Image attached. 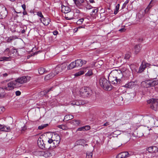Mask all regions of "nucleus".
Wrapping results in <instances>:
<instances>
[{
  "label": "nucleus",
  "instance_id": "f257e3e1",
  "mask_svg": "<svg viewBox=\"0 0 158 158\" xmlns=\"http://www.w3.org/2000/svg\"><path fill=\"white\" fill-rule=\"evenodd\" d=\"M60 138L58 135H52L51 138H49L48 142L50 144L49 148L53 149L56 147L58 146L60 141Z\"/></svg>",
  "mask_w": 158,
  "mask_h": 158
},
{
  "label": "nucleus",
  "instance_id": "ddd939ff",
  "mask_svg": "<svg viewBox=\"0 0 158 158\" xmlns=\"http://www.w3.org/2000/svg\"><path fill=\"white\" fill-rule=\"evenodd\" d=\"M130 156L127 152H125L121 153L117 156L118 158H126Z\"/></svg>",
  "mask_w": 158,
  "mask_h": 158
},
{
  "label": "nucleus",
  "instance_id": "603ef678",
  "mask_svg": "<svg viewBox=\"0 0 158 158\" xmlns=\"http://www.w3.org/2000/svg\"><path fill=\"white\" fill-rule=\"evenodd\" d=\"M98 9L97 8L95 9H94L92 10V13H97L98 12Z\"/></svg>",
  "mask_w": 158,
  "mask_h": 158
},
{
  "label": "nucleus",
  "instance_id": "de8ad7c7",
  "mask_svg": "<svg viewBox=\"0 0 158 158\" xmlns=\"http://www.w3.org/2000/svg\"><path fill=\"white\" fill-rule=\"evenodd\" d=\"M119 6H120L119 4H118L116 6L115 9V10H116L117 11H118L119 8Z\"/></svg>",
  "mask_w": 158,
  "mask_h": 158
},
{
  "label": "nucleus",
  "instance_id": "dca6fc26",
  "mask_svg": "<svg viewBox=\"0 0 158 158\" xmlns=\"http://www.w3.org/2000/svg\"><path fill=\"white\" fill-rule=\"evenodd\" d=\"M137 84L136 82H130L126 84L124 86L126 88H132L135 87Z\"/></svg>",
  "mask_w": 158,
  "mask_h": 158
},
{
  "label": "nucleus",
  "instance_id": "8fccbe9b",
  "mask_svg": "<svg viewBox=\"0 0 158 158\" xmlns=\"http://www.w3.org/2000/svg\"><path fill=\"white\" fill-rule=\"evenodd\" d=\"M119 31L121 32H124L125 31L126 29L125 28H122L119 30Z\"/></svg>",
  "mask_w": 158,
  "mask_h": 158
},
{
  "label": "nucleus",
  "instance_id": "a878e982",
  "mask_svg": "<svg viewBox=\"0 0 158 158\" xmlns=\"http://www.w3.org/2000/svg\"><path fill=\"white\" fill-rule=\"evenodd\" d=\"M48 71H49V70L43 68H40L38 69L39 73L41 75L47 72Z\"/></svg>",
  "mask_w": 158,
  "mask_h": 158
},
{
  "label": "nucleus",
  "instance_id": "ea45409f",
  "mask_svg": "<svg viewBox=\"0 0 158 158\" xmlns=\"http://www.w3.org/2000/svg\"><path fill=\"white\" fill-rule=\"evenodd\" d=\"M83 131H86L89 130L90 129V126L89 125H86L84 127H82Z\"/></svg>",
  "mask_w": 158,
  "mask_h": 158
},
{
  "label": "nucleus",
  "instance_id": "39448f33",
  "mask_svg": "<svg viewBox=\"0 0 158 158\" xmlns=\"http://www.w3.org/2000/svg\"><path fill=\"white\" fill-rule=\"evenodd\" d=\"M147 103L150 104V108L154 110L158 109V99L152 98L147 101Z\"/></svg>",
  "mask_w": 158,
  "mask_h": 158
},
{
  "label": "nucleus",
  "instance_id": "c756f323",
  "mask_svg": "<svg viewBox=\"0 0 158 158\" xmlns=\"http://www.w3.org/2000/svg\"><path fill=\"white\" fill-rule=\"evenodd\" d=\"M70 123L71 124L76 126L79 125L80 123V121L79 120H73L71 121Z\"/></svg>",
  "mask_w": 158,
  "mask_h": 158
},
{
  "label": "nucleus",
  "instance_id": "09e8293b",
  "mask_svg": "<svg viewBox=\"0 0 158 158\" xmlns=\"http://www.w3.org/2000/svg\"><path fill=\"white\" fill-rule=\"evenodd\" d=\"M93 8V7L92 6H91V5H87L86 7V8L87 9H89H89H92Z\"/></svg>",
  "mask_w": 158,
  "mask_h": 158
},
{
  "label": "nucleus",
  "instance_id": "4be33fe9",
  "mask_svg": "<svg viewBox=\"0 0 158 158\" xmlns=\"http://www.w3.org/2000/svg\"><path fill=\"white\" fill-rule=\"evenodd\" d=\"M55 75H54V73L52 71V72L51 73H50V74L46 75L44 79L45 80H49L52 78Z\"/></svg>",
  "mask_w": 158,
  "mask_h": 158
},
{
  "label": "nucleus",
  "instance_id": "7ed1b4c3",
  "mask_svg": "<svg viewBox=\"0 0 158 158\" xmlns=\"http://www.w3.org/2000/svg\"><path fill=\"white\" fill-rule=\"evenodd\" d=\"M158 84V81L156 80L152 81L151 80H147L143 81L141 83L142 87L148 88L154 87Z\"/></svg>",
  "mask_w": 158,
  "mask_h": 158
},
{
  "label": "nucleus",
  "instance_id": "4c0bfd02",
  "mask_svg": "<svg viewBox=\"0 0 158 158\" xmlns=\"http://www.w3.org/2000/svg\"><path fill=\"white\" fill-rule=\"evenodd\" d=\"M48 125V124H42L41 126H39L38 127V129L39 130H42L47 127Z\"/></svg>",
  "mask_w": 158,
  "mask_h": 158
},
{
  "label": "nucleus",
  "instance_id": "6ab92c4d",
  "mask_svg": "<svg viewBox=\"0 0 158 158\" xmlns=\"http://www.w3.org/2000/svg\"><path fill=\"white\" fill-rule=\"evenodd\" d=\"M147 150L150 153H154L157 151L158 148L156 146H152L148 148Z\"/></svg>",
  "mask_w": 158,
  "mask_h": 158
},
{
  "label": "nucleus",
  "instance_id": "c03bdc74",
  "mask_svg": "<svg viewBox=\"0 0 158 158\" xmlns=\"http://www.w3.org/2000/svg\"><path fill=\"white\" fill-rule=\"evenodd\" d=\"M5 110V108L3 107H0V114L2 113Z\"/></svg>",
  "mask_w": 158,
  "mask_h": 158
},
{
  "label": "nucleus",
  "instance_id": "6e6d98bb",
  "mask_svg": "<svg viewBox=\"0 0 158 158\" xmlns=\"http://www.w3.org/2000/svg\"><path fill=\"white\" fill-rule=\"evenodd\" d=\"M77 131H83L82 127H79L77 129Z\"/></svg>",
  "mask_w": 158,
  "mask_h": 158
},
{
  "label": "nucleus",
  "instance_id": "9d476101",
  "mask_svg": "<svg viewBox=\"0 0 158 158\" xmlns=\"http://www.w3.org/2000/svg\"><path fill=\"white\" fill-rule=\"evenodd\" d=\"M151 65L150 64L143 61L139 68L138 73H141L144 71L146 68L149 67Z\"/></svg>",
  "mask_w": 158,
  "mask_h": 158
},
{
  "label": "nucleus",
  "instance_id": "5fc2aeb1",
  "mask_svg": "<svg viewBox=\"0 0 158 158\" xmlns=\"http://www.w3.org/2000/svg\"><path fill=\"white\" fill-rule=\"evenodd\" d=\"M22 7L23 9V10H26V6L25 4H23L22 5Z\"/></svg>",
  "mask_w": 158,
  "mask_h": 158
},
{
  "label": "nucleus",
  "instance_id": "2f4dec72",
  "mask_svg": "<svg viewBox=\"0 0 158 158\" xmlns=\"http://www.w3.org/2000/svg\"><path fill=\"white\" fill-rule=\"evenodd\" d=\"M11 58L10 57H6L3 56L0 57V61H8L10 60Z\"/></svg>",
  "mask_w": 158,
  "mask_h": 158
},
{
  "label": "nucleus",
  "instance_id": "3c124183",
  "mask_svg": "<svg viewBox=\"0 0 158 158\" xmlns=\"http://www.w3.org/2000/svg\"><path fill=\"white\" fill-rule=\"evenodd\" d=\"M58 127L60 128H61L63 130L65 128V126L63 125H59Z\"/></svg>",
  "mask_w": 158,
  "mask_h": 158
},
{
  "label": "nucleus",
  "instance_id": "f704fd0d",
  "mask_svg": "<svg viewBox=\"0 0 158 158\" xmlns=\"http://www.w3.org/2000/svg\"><path fill=\"white\" fill-rule=\"evenodd\" d=\"M10 50L9 48H6L4 51V53L5 55L9 56Z\"/></svg>",
  "mask_w": 158,
  "mask_h": 158
},
{
  "label": "nucleus",
  "instance_id": "9b49d317",
  "mask_svg": "<svg viewBox=\"0 0 158 158\" xmlns=\"http://www.w3.org/2000/svg\"><path fill=\"white\" fill-rule=\"evenodd\" d=\"M75 62L77 67L81 66L83 64H85L87 62L86 61L81 59H77Z\"/></svg>",
  "mask_w": 158,
  "mask_h": 158
},
{
  "label": "nucleus",
  "instance_id": "b1692460",
  "mask_svg": "<svg viewBox=\"0 0 158 158\" xmlns=\"http://www.w3.org/2000/svg\"><path fill=\"white\" fill-rule=\"evenodd\" d=\"M140 48L139 45H136L134 47V48L133 49V51L134 52V53L135 54H138L140 51Z\"/></svg>",
  "mask_w": 158,
  "mask_h": 158
},
{
  "label": "nucleus",
  "instance_id": "0eeeda50",
  "mask_svg": "<svg viewBox=\"0 0 158 158\" xmlns=\"http://www.w3.org/2000/svg\"><path fill=\"white\" fill-rule=\"evenodd\" d=\"M18 86L16 84V81H13L8 83L5 86L3 87L4 89L7 91L11 90L13 89L15 87Z\"/></svg>",
  "mask_w": 158,
  "mask_h": 158
},
{
  "label": "nucleus",
  "instance_id": "774afa93",
  "mask_svg": "<svg viewBox=\"0 0 158 158\" xmlns=\"http://www.w3.org/2000/svg\"><path fill=\"white\" fill-rule=\"evenodd\" d=\"M25 31V29H23V30H22L21 31V33H24Z\"/></svg>",
  "mask_w": 158,
  "mask_h": 158
},
{
  "label": "nucleus",
  "instance_id": "c85d7f7f",
  "mask_svg": "<svg viewBox=\"0 0 158 158\" xmlns=\"http://www.w3.org/2000/svg\"><path fill=\"white\" fill-rule=\"evenodd\" d=\"M53 88V87H52L49 89H47L43 91H42L41 92V94L44 95L46 94L50 91L53 90L52 89Z\"/></svg>",
  "mask_w": 158,
  "mask_h": 158
},
{
  "label": "nucleus",
  "instance_id": "423d86ee",
  "mask_svg": "<svg viewBox=\"0 0 158 158\" xmlns=\"http://www.w3.org/2000/svg\"><path fill=\"white\" fill-rule=\"evenodd\" d=\"M67 65L65 63H63L58 65L55 68V70L53 72L56 75L59 73L61 72L66 68Z\"/></svg>",
  "mask_w": 158,
  "mask_h": 158
},
{
  "label": "nucleus",
  "instance_id": "393cba45",
  "mask_svg": "<svg viewBox=\"0 0 158 158\" xmlns=\"http://www.w3.org/2000/svg\"><path fill=\"white\" fill-rule=\"evenodd\" d=\"M3 87L2 88L0 87V98H3L5 95L6 93Z\"/></svg>",
  "mask_w": 158,
  "mask_h": 158
},
{
  "label": "nucleus",
  "instance_id": "052dcab7",
  "mask_svg": "<svg viewBox=\"0 0 158 158\" xmlns=\"http://www.w3.org/2000/svg\"><path fill=\"white\" fill-rule=\"evenodd\" d=\"M23 14L24 15H27V13L26 11V10H23Z\"/></svg>",
  "mask_w": 158,
  "mask_h": 158
},
{
  "label": "nucleus",
  "instance_id": "bf43d9fd",
  "mask_svg": "<svg viewBox=\"0 0 158 158\" xmlns=\"http://www.w3.org/2000/svg\"><path fill=\"white\" fill-rule=\"evenodd\" d=\"M53 34L54 35H56L58 33L57 31H55L53 32Z\"/></svg>",
  "mask_w": 158,
  "mask_h": 158
},
{
  "label": "nucleus",
  "instance_id": "e433bc0d",
  "mask_svg": "<svg viewBox=\"0 0 158 158\" xmlns=\"http://www.w3.org/2000/svg\"><path fill=\"white\" fill-rule=\"evenodd\" d=\"M71 104L73 105H76L77 106H79L80 105L82 104V102H81V101H74Z\"/></svg>",
  "mask_w": 158,
  "mask_h": 158
},
{
  "label": "nucleus",
  "instance_id": "58836bf2",
  "mask_svg": "<svg viewBox=\"0 0 158 158\" xmlns=\"http://www.w3.org/2000/svg\"><path fill=\"white\" fill-rule=\"evenodd\" d=\"M93 153L92 152H88L86 153V158H92Z\"/></svg>",
  "mask_w": 158,
  "mask_h": 158
},
{
  "label": "nucleus",
  "instance_id": "20e7f679",
  "mask_svg": "<svg viewBox=\"0 0 158 158\" xmlns=\"http://www.w3.org/2000/svg\"><path fill=\"white\" fill-rule=\"evenodd\" d=\"M80 92L81 96L84 98L90 96L92 93V90L89 87H82Z\"/></svg>",
  "mask_w": 158,
  "mask_h": 158
},
{
  "label": "nucleus",
  "instance_id": "864d4df0",
  "mask_svg": "<svg viewBox=\"0 0 158 158\" xmlns=\"http://www.w3.org/2000/svg\"><path fill=\"white\" fill-rule=\"evenodd\" d=\"M27 129V127L25 126H24L23 127H22L21 130L22 131H24Z\"/></svg>",
  "mask_w": 158,
  "mask_h": 158
},
{
  "label": "nucleus",
  "instance_id": "49530a36",
  "mask_svg": "<svg viewBox=\"0 0 158 158\" xmlns=\"http://www.w3.org/2000/svg\"><path fill=\"white\" fill-rule=\"evenodd\" d=\"M21 94V92L19 91H17L15 92L16 95L17 96H19Z\"/></svg>",
  "mask_w": 158,
  "mask_h": 158
},
{
  "label": "nucleus",
  "instance_id": "7c9ffc66",
  "mask_svg": "<svg viewBox=\"0 0 158 158\" xmlns=\"http://www.w3.org/2000/svg\"><path fill=\"white\" fill-rule=\"evenodd\" d=\"M73 116L72 115L68 114L66 115L64 117V120L68 121L73 118Z\"/></svg>",
  "mask_w": 158,
  "mask_h": 158
},
{
  "label": "nucleus",
  "instance_id": "69168bd1",
  "mask_svg": "<svg viewBox=\"0 0 158 158\" xmlns=\"http://www.w3.org/2000/svg\"><path fill=\"white\" fill-rule=\"evenodd\" d=\"M109 124V123H104V124H103V126H107V125H108Z\"/></svg>",
  "mask_w": 158,
  "mask_h": 158
},
{
  "label": "nucleus",
  "instance_id": "79ce46f5",
  "mask_svg": "<svg viewBox=\"0 0 158 158\" xmlns=\"http://www.w3.org/2000/svg\"><path fill=\"white\" fill-rule=\"evenodd\" d=\"M75 4L77 6H80L81 3L78 0H73Z\"/></svg>",
  "mask_w": 158,
  "mask_h": 158
},
{
  "label": "nucleus",
  "instance_id": "680f3d73",
  "mask_svg": "<svg viewBox=\"0 0 158 158\" xmlns=\"http://www.w3.org/2000/svg\"><path fill=\"white\" fill-rule=\"evenodd\" d=\"M89 1L90 3H94L95 2L94 0H89Z\"/></svg>",
  "mask_w": 158,
  "mask_h": 158
},
{
  "label": "nucleus",
  "instance_id": "aec40b11",
  "mask_svg": "<svg viewBox=\"0 0 158 158\" xmlns=\"http://www.w3.org/2000/svg\"><path fill=\"white\" fill-rule=\"evenodd\" d=\"M108 80L111 83L113 84H118V81H117V79L116 78L111 77L109 75L108 76Z\"/></svg>",
  "mask_w": 158,
  "mask_h": 158
},
{
  "label": "nucleus",
  "instance_id": "a18cd8bd",
  "mask_svg": "<svg viewBox=\"0 0 158 158\" xmlns=\"http://www.w3.org/2000/svg\"><path fill=\"white\" fill-rule=\"evenodd\" d=\"M83 141V140L81 139L78 140L76 142V143L77 144L81 145L82 144H81V143Z\"/></svg>",
  "mask_w": 158,
  "mask_h": 158
},
{
  "label": "nucleus",
  "instance_id": "5701e85b",
  "mask_svg": "<svg viewBox=\"0 0 158 158\" xmlns=\"http://www.w3.org/2000/svg\"><path fill=\"white\" fill-rule=\"evenodd\" d=\"M156 2L154 0H151L149 5L145 10V12L148 11L153 5V3Z\"/></svg>",
  "mask_w": 158,
  "mask_h": 158
},
{
  "label": "nucleus",
  "instance_id": "2eb2a0df",
  "mask_svg": "<svg viewBox=\"0 0 158 158\" xmlns=\"http://www.w3.org/2000/svg\"><path fill=\"white\" fill-rule=\"evenodd\" d=\"M71 11L70 8L68 6H65L63 5L61 6V11L64 13H67Z\"/></svg>",
  "mask_w": 158,
  "mask_h": 158
},
{
  "label": "nucleus",
  "instance_id": "4d7b16f0",
  "mask_svg": "<svg viewBox=\"0 0 158 158\" xmlns=\"http://www.w3.org/2000/svg\"><path fill=\"white\" fill-rule=\"evenodd\" d=\"M78 29V30L79 29H81V28H85V26H79L77 27Z\"/></svg>",
  "mask_w": 158,
  "mask_h": 158
},
{
  "label": "nucleus",
  "instance_id": "0e129e2a",
  "mask_svg": "<svg viewBox=\"0 0 158 158\" xmlns=\"http://www.w3.org/2000/svg\"><path fill=\"white\" fill-rule=\"evenodd\" d=\"M78 1L81 4L83 3L84 2V0H78Z\"/></svg>",
  "mask_w": 158,
  "mask_h": 158
},
{
  "label": "nucleus",
  "instance_id": "e2e57ef3",
  "mask_svg": "<svg viewBox=\"0 0 158 158\" xmlns=\"http://www.w3.org/2000/svg\"><path fill=\"white\" fill-rule=\"evenodd\" d=\"M127 4L124 3L123 4V6H122V8H125L127 5Z\"/></svg>",
  "mask_w": 158,
  "mask_h": 158
},
{
  "label": "nucleus",
  "instance_id": "6e6552de",
  "mask_svg": "<svg viewBox=\"0 0 158 158\" xmlns=\"http://www.w3.org/2000/svg\"><path fill=\"white\" fill-rule=\"evenodd\" d=\"M30 77L28 76H23L20 77L16 79L15 81H16V84L19 85V84H22L25 83L28 81L29 80Z\"/></svg>",
  "mask_w": 158,
  "mask_h": 158
},
{
  "label": "nucleus",
  "instance_id": "412c9836",
  "mask_svg": "<svg viewBox=\"0 0 158 158\" xmlns=\"http://www.w3.org/2000/svg\"><path fill=\"white\" fill-rule=\"evenodd\" d=\"M10 130L9 127H6L5 126L0 124V131H8Z\"/></svg>",
  "mask_w": 158,
  "mask_h": 158
},
{
  "label": "nucleus",
  "instance_id": "37998d69",
  "mask_svg": "<svg viewBox=\"0 0 158 158\" xmlns=\"http://www.w3.org/2000/svg\"><path fill=\"white\" fill-rule=\"evenodd\" d=\"M37 15L38 16L40 17L41 18H44V16L42 14V13L41 11H39L38 12H37Z\"/></svg>",
  "mask_w": 158,
  "mask_h": 158
},
{
  "label": "nucleus",
  "instance_id": "cd10ccee",
  "mask_svg": "<svg viewBox=\"0 0 158 158\" xmlns=\"http://www.w3.org/2000/svg\"><path fill=\"white\" fill-rule=\"evenodd\" d=\"M117 70H114L111 71L109 74V76L116 78Z\"/></svg>",
  "mask_w": 158,
  "mask_h": 158
},
{
  "label": "nucleus",
  "instance_id": "72a5a7b5",
  "mask_svg": "<svg viewBox=\"0 0 158 158\" xmlns=\"http://www.w3.org/2000/svg\"><path fill=\"white\" fill-rule=\"evenodd\" d=\"M6 39L7 42L10 43L12 40L15 39V38L13 36H11L6 38Z\"/></svg>",
  "mask_w": 158,
  "mask_h": 158
},
{
  "label": "nucleus",
  "instance_id": "c9c22d12",
  "mask_svg": "<svg viewBox=\"0 0 158 158\" xmlns=\"http://www.w3.org/2000/svg\"><path fill=\"white\" fill-rule=\"evenodd\" d=\"M131 56V53L128 52L126 53L124 56V58L126 60H129Z\"/></svg>",
  "mask_w": 158,
  "mask_h": 158
},
{
  "label": "nucleus",
  "instance_id": "13d9d810",
  "mask_svg": "<svg viewBox=\"0 0 158 158\" xmlns=\"http://www.w3.org/2000/svg\"><path fill=\"white\" fill-rule=\"evenodd\" d=\"M9 74V73H5L3 74V76L4 77H7Z\"/></svg>",
  "mask_w": 158,
  "mask_h": 158
},
{
  "label": "nucleus",
  "instance_id": "f03ea898",
  "mask_svg": "<svg viewBox=\"0 0 158 158\" xmlns=\"http://www.w3.org/2000/svg\"><path fill=\"white\" fill-rule=\"evenodd\" d=\"M99 83L100 86L104 89L110 90L112 89L111 85L106 78L104 77L101 78L99 80Z\"/></svg>",
  "mask_w": 158,
  "mask_h": 158
},
{
  "label": "nucleus",
  "instance_id": "1a4fd4ad",
  "mask_svg": "<svg viewBox=\"0 0 158 158\" xmlns=\"http://www.w3.org/2000/svg\"><path fill=\"white\" fill-rule=\"evenodd\" d=\"M35 153L37 156H43L45 157H48L52 156L50 152L47 151H38L36 152Z\"/></svg>",
  "mask_w": 158,
  "mask_h": 158
},
{
  "label": "nucleus",
  "instance_id": "a19ab883",
  "mask_svg": "<svg viewBox=\"0 0 158 158\" xmlns=\"http://www.w3.org/2000/svg\"><path fill=\"white\" fill-rule=\"evenodd\" d=\"M84 19L81 18L79 19L76 22L77 24L78 25H81L84 21Z\"/></svg>",
  "mask_w": 158,
  "mask_h": 158
},
{
  "label": "nucleus",
  "instance_id": "f8f14e48",
  "mask_svg": "<svg viewBox=\"0 0 158 158\" xmlns=\"http://www.w3.org/2000/svg\"><path fill=\"white\" fill-rule=\"evenodd\" d=\"M123 75L121 72L120 70H117L116 73V79L117 81H118V83L119 84L121 81V79L123 77Z\"/></svg>",
  "mask_w": 158,
  "mask_h": 158
},
{
  "label": "nucleus",
  "instance_id": "bb28decb",
  "mask_svg": "<svg viewBox=\"0 0 158 158\" xmlns=\"http://www.w3.org/2000/svg\"><path fill=\"white\" fill-rule=\"evenodd\" d=\"M75 67H77L76 66V63L75 61L71 62L68 66V69H71Z\"/></svg>",
  "mask_w": 158,
  "mask_h": 158
},
{
  "label": "nucleus",
  "instance_id": "f3484780",
  "mask_svg": "<svg viewBox=\"0 0 158 158\" xmlns=\"http://www.w3.org/2000/svg\"><path fill=\"white\" fill-rule=\"evenodd\" d=\"M37 144L39 147L43 149L45 148V144L43 140L41 138L39 139L38 140Z\"/></svg>",
  "mask_w": 158,
  "mask_h": 158
},
{
  "label": "nucleus",
  "instance_id": "a211bd4d",
  "mask_svg": "<svg viewBox=\"0 0 158 158\" xmlns=\"http://www.w3.org/2000/svg\"><path fill=\"white\" fill-rule=\"evenodd\" d=\"M87 70L88 69H87L86 68H84L83 69H82L78 72H77L75 73V76L76 77H77L82 75L85 73L86 72Z\"/></svg>",
  "mask_w": 158,
  "mask_h": 158
},
{
  "label": "nucleus",
  "instance_id": "338daca9",
  "mask_svg": "<svg viewBox=\"0 0 158 158\" xmlns=\"http://www.w3.org/2000/svg\"><path fill=\"white\" fill-rule=\"evenodd\" d=\"M118 11H117L116 10H115L114 12V14L115 15H116L117 14Z\"/></svg>",
  "mask_w": 158,
  "mask_h": 158
},
{
  "label": "nucleus",
  "instance_id": "473e14b6",
  "mask_svg": "<svg viewBox=\"0 0 158 158\" xmlns=\"http://www.w3.org/2000/svg\"><path fill=\"white\" fill-rule=\"evenodd\" d=\"M88 70L87 72L85 74V76L87 77H90L93 74L92 70L89 69Z\"/></svg>",
  "mask_w": 158,
  "mask_h": 158
},
{
  "label": "nucleus",
  "instance_id": "4468645a",
  "mask_svg": "<svg viewBox=\"0 0 158 158\" xmlns=\"http://www.w3.org/2000/svg\"><path fill=\"white\" fill-rule=\"evenodd\" d=\"M40 21L44 25L46 26L48 25L51 21L50 19L48 18H41Z\"/></svg>",
  "mask_w": 158,
  "mask_h": 158
}]
</instances>
